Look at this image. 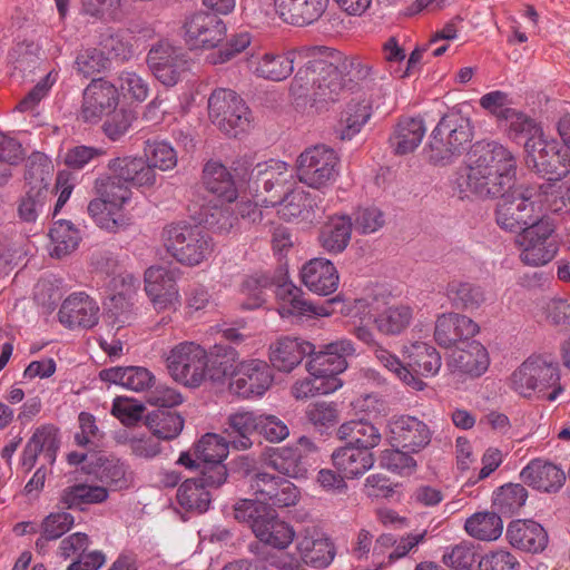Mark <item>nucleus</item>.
I'll return each mask as SVG.
<instances>
[{"label": "nucleus", "instance_id": "obj_1", "mask_svg": "<svg viewBox=\"0 0 570 570\" xmlns=\"http://www.w3.org/2000/svg\"><path fill=\"white\" fill-rule=\"evenodd\" d=\"M337 57L328 47L311 46L253 56L248 66L257 78L274 82L287 79L298 66L291 94L297 98L311 96L315 102H334L344 88L335 66Z\"/></svg>", "mask_w": 570, "mask_h": 570}, {"label": "nucleus", "instance_id": "obj_2", "mask_svg": "<svg viewBox=\"0 0 570 570\" xmlns=\"http://www.w3.org/2000/svg\"><path fill=\"white\" fill-rule=\"evenodd\" d=\"M476 159L462 176L461 191L493 198L511 189L515 181L517 159L503 145L492 141L475 150Z\"/></svg>", "mask_w": 570, "mask_h": 570}, {"label": "nucleus", "instance_id": "obj_3", "mask_svg": "<svg viewBox=\"0 0 570 570\" xmlns=\"http://www.w3.org/2000/svg\"><path fill=\"white\" fill-rule=\"evenodd\" d=\"M275 286L274 293L277 299V311L282 317H325L334 313L333 305L340 302L338 296L326 301L321 305L313 304L304 297V292L292 282L274 284L268 275H254L247 277L242 284V292L253 297V303L243 304L246 309L259 307L264 302V291Z\"/></svg>", "mask_w": 570, "mask_h": 570}, {"label": "nucleus", "instance_id": "obj_4", "mask_svg": "<svg viewBox=\"0 0 570 570\" xmlns=\"http://www.w3.org/2000/svg\"><path fill=\"white\" fill-rule=\"evenodd\" d=\"M234 514L238 521L246 522L264 544L285 550L294 541V528L269 507L252 499H242L235 504Z\"/></svg>", "mask_w": 570, "mask_h": 570}, {"label": "nucleus", "instance_id": "obj_5", "mask_svg": "<svg viewBox=\"0 0 570 570\" xmlns=\"http://www.w3.org/2000/svg\"><path fill=\"white\" fill-rule=\"evenodd\" d=\"M473 138L469 118L460 114L443 116L432 130L428 145V157L434 165H448L461 156Z\"/></svg>", "mask_w": 570, "mask_h": 570}, {"label": "nucleus", "instance_id": "obj_6", "mask_svg": "<svg viewBox=\"0 0 570 570\" xmlns=\"http://www.w3.org/2000/svg\"><path fill=\"white\" fill-rule=\"evenodd\" d=\"M500 196L495 220L502 229L523 232L544 218V215H542V199L538 198L537 187L513 186Z\"/></svg>", "mask_w": 570, "mask_h": 570}, {"label": "nucleus", "instance_id": "obj_7", "mask_svg": "<svg viewBox=\"0 0 570 570\" xmlns=\"http://www.w3.org/2000/svg\"><path fill=\"white\" fill-rule=\"evenodd\" d=\"M161 236L166 250L185 266L200 265L214 250L213 238L197 225L170 224Z\"/></svg>", "mask_w": 570, "mask_h": 570}, {"label": "nucleus", "instance_id": "obj_8", "mask_svg": "<svg viewBox=\"0 0 570 570\" xmlns=\"http://www.w3.org/2000/svg\"><path fill=\"white\" fill-rule=\"evenodd\" d=\"M94 187L98 197L89 202L87 210L95 224L109 233L127 227L129 218L124 206L129 202V191L109 178H97Z\"/></svg>", "mask_w": 570, "mask_h": 570}, {"label": "nucleus", "instance_id": "obj_9", "mask_svg": "<svg viewBox=\"0 0 570 570\" xmlns=\"http://www.w3.org/2000/svg\"><path fill=\"white\" fill-rule=\"evenodd\" d=\"M208 115L214 125L229 137L247 132L253 122L252 111L234 90L215 89L208 98Z\"/></svg>", "mask_w": 570, "mask_h": 570}, {"label": "nucleus", "instance_id": "obj_10", "mask_svg": "<svg viewBox=\"0 0 570 570\" xmlns=\"http://www.w3.org/2000/svg\"><path fill=\"white\" fill-rule=\"evenodd\" d=\"M166 363L171 377L187 387H199L207 377L208 353L196 342L176 344L169 351Z\"/></svg>", "mask_w": 570, "mask_h": 570}, {"label": "nucleus", "instance_id": "obj_11", "mask_svg": "<svg viewBox=\"0 0 570 570\" xmlns=\"http://www.w3.org/2000/svg\"><path fill=\"white\" fill-rule=\"evenodd\" d=\"M301 183L314 189L332 185L340 174L337 153L326 145H315L305 149L296 161Z\"/></svg>", "mask_w": 570, "mask_h": 570}, {"label": "nucleus", "instance_id": "obj_12", "mask_svg": "<svg viewBox=\"0 0 570 570\" xmlns=\"http://www.w3.org/2000/svg\"><path fill=\"white\" fill-rule=\"evenodd\" d=\"M553 233L554 226L548 218L521 232L518 236L521 262L533 267L550 263L559 250Z\"/></svg>", "mask_w": 570, "mask_h": 570}, {"label": "nucleus", "instance_id": "obj_13", "mask_svg": "<svg viewBox=\"0 0 570 570\" xmlns=\"http://www.w3.org/2000/svg\"><path fill=\"white\" fill-rule=\"evenodd\" d=\"M354 343L348 338H340L324 344L318 351L316 348L308 354L306 370L312 376H318L324 381H335L342 386L338 377L347 366V358L355 355Z\"/></svg>", "mask_w": 570, "mask_h": 570}, {"label": "nucleus", "instance_id": "obj_14", "mask_svg": "<svg viewBox=\"0 0 570 570\" xmlns=\"http://www.w3.org/2000/svg\"><path fill=\"white\" fill-rule=\"evenodd\" d=\"M249 489L255 502L269 508H289L301 498L298 488L292 481L264 471L250 476Z\"/></svg>", "mask_w": 570, "mask_h": 570}, {"label": "nucleus", "instance_id": "obj_15", "mask_svg": "<svg viewBox=\"0 0 570 570\" xmlns=\"http://www.w3.org/2000/svg\"><path fill=\"white\" fill-rule=\"evenodd\" d=\"M110 174L99 178H109L114 185L125 187L131 199V186L150 187L156 183V171L141 157L122 156L110 159L107 164Z\"/></svg>", "mask_w": 570, "mask_h": 570}, {"label": "nucleus", "instance_id": "obj_16", "mask_svg": "<svg viewBox=\"0 0 570 570\" xmlns=\"http://www.w3.org/2000/svg\"><path fill=\"white\" fill-rule=\"evenodd\" d=\"M273 374L265 361L253 358L243 361L230 380L229 390L243 399L259 397L271 387Z\"/></svg>", "mask_w": 570, "mask_h": 570}, {"label": "nucleus", "instance_id": "obj_17", "mask_svg": "<svg viewBox=\"0 0 570 570\" xmlns=\"http://www.w3.org/2000/svg\"><path fill=\"white\" fill-rule=\"evenodd\" d=\"M147 63L154 76L166 87L175 86L189 70L186 56L168 43L154 46L147 55Z\"/></svg>", "mask_w": 570, "mask_h": 570}, {"label": "nucleus", "instance_id": "obj_18", "mask_svg": "<svg viewBox=\"0 0 570 570\" xmlns=\"http://www.w3.org/2000/svg\"><path fill=\"white\" fill-rule=\"evenodd\" d=\"M145 291L157 311L174 309L180 304V295L174 271L150 266L145 272Z\"/></svg>", "mask_w": 570, "mask_h": 570}, {"label": "nucleus", "instance_id": "obj_19", "mask_svg": "<svg viewBox=\"0 0 570 570\" xmlns=\"http://www.w3.org/2000/svg\"><path fill=\"white\" fill-rule=\"evenodd\" d=\"M390 440L393 446H400L411 453H419L432 439L426 423L411 415L393 416L389 422Z\"/></svg>", "mask_w": 570, "mask_h": 570}, {"label": "nucleus", "instance_id": "obj_20", "mask_svg": "<svg viewBox=\"0 0 570 570\" xmlns=\"http://www.w3.org/2000/svg\"><path fill=\"white\" fill-rule=\"evenodd\" d=\"M119 104V92L115 85L98 78L83 90L81 116L86 121L97 122L105 115H110Z\"/></svg>", "mask_w": 570, "mask_h": 570}, {"label": "nucleus", "instance_id": "obj_21", "mask_svg": "<svg viewBox=\"0 0 570 570\" xmlns=\"http://www.w3.org/2000/svg\"><path fill=\"white\" fill-rule=\"evenodd\" d=\"M184 29L185 40L190 48H214L226 35L224 21L216 14L204 11L189 16Z\"/></svg>", "mask_w": 570, "mask_h": 570}, {"label": "nucleus", "instance_id": "obj_22", "mask_svg": "<svg viewBox=\"0 0 570 570\" xmlns=\"http://www.w3.org/2000/svg\"><path fill=\"white\" fill-rule=\"evenodd\" d=\"M59 322L70 328H92L99 321V306L86 292H73L62 302Z\"/></svg>", "mask_w": 570, "mask_h": 570}, {"label": "nucleus", "instance_id": "obj_23", "mask_svg": "<svg viewBox=\"0 0 570 570\" xmlns=\"http://www.w3.org/2000/svg\"><path fill=\"white\" fill-rule=\"evenodd\" d=\"M352 334L364 344L374 347L375 358L386 370L393 373L403 384L414 391H423L425 384L414 376L401 362V360L383 346L379 345L373 331L364 325L353 328Z\"/></svg>", "mask_w": 570, "mask_h": 570}, {"label": "nucleus", "instance_id": "obj_24", "mask_svg": "<svg viewBox=\"0 0 570 570\" xmlns=\"http://www.w3.org/2000/svg\"><path fill=\"white\" fill-rule=\"evenodd\" d=\"M479 331V325L469 316L453 312L443 313L435 321L434 340L442 347H452L470 341Z\"/></svg>", "mask_w": 570, "mask_h": 570}, {"label": "nucleus", "instance_id": "obj_25", "mask_svg": "<svg viewBox=\"0 0 570 570\" xmlns=\"http://www.w3.org/2000/svg\"><path fill=\"white\" fill-rule=\"evenodd\" d=\"M302 283L314 294L327 296L334 293L340 284V275L335 265L323 257L305 263L299 273Z\"/></svg>", "mask_w": 570, "mask_h": 570}, {"label": "nucleus", "instance_id": "obj_26", "mask_svg": "<svg viewBox=\"0 0 570 570\" xmlns=\"http://www.w3.org/2000/svg\"><path fill=\"white\" fill-rule=\"evenodd\" d=\"M330 0H274L275 12L291 26L304 27L318 21Z\"/></svg>", "mask_w": 570, "mask_h": 570}, {"label": "nucleus", "instance_id": "obj_27", "mask_svg": "<svg viewBox=\"0 0 570 570\" xmlns=\"http://www.w3.org/2000/svg\"><path fill=\"white\" fill-rule=\"evenodd\" d=\"M60 446L58 429L53 425H42L38 428L28 440L21 456V464L27 471H30L40 454L48 464H53L57 452Z\"/></svg>", "mask_w": 570, "mask_h": 570}, {"label": "nucleus", "instance_id": "obj_28", "mask_svg": "<svg viewBox=\"0 0 570 570\" xmlns=\"http://www.w3.org/2000/svg\"><path fill=\"white\" fill-rule=\"evenodd\" d=\"M296 550L303 563L315 569L328 567L335 557L334 544L315 530L306 529L298 535Z\"/></svg>", "mask_w": 570, "mask_h": 570}, {"label": "nucleus", "instance_id": "obj_29", "mask_svg": "<svg viewBox=\"0 0 570 570\" xmlns=\"http://www.w3.org/2000/svg\"><path fill=\"white\" fill-rule=\"evenodd\" d=\"M261 167V165L257 166V186L262 187L266 193L274 191L271 198L264 202L276 206L294 183L293 171L287 163L281 160H271L264 165V169Z\"/></svg>", "mask_w": 570, "mask_h": 570}, {"label": "nucleus", "instance_id": "obj_30", "mask_svg": "<svg viewBox=\"0 0 570 570\" xmlns=\"http://www.w3.org/2000/svg\"><path fill=\"white\" fill-rule=\"evenodd\" d=\"M463 345L452 352L448 361L449 367L452 372L472 377L481 376L490 364L487 348L478 341H468Z\"/></svg>", "mask_w": 570, "mask_h": 570}, {"label": "nucleus", "instance_id": "obj_31", "mask_svg": "<svg viewBox=\"0 0 570 570\" xmlns=\"http://www.w3.org/2000/svg\"><path fill=\"white\" fill-rule=\"evenodd\" d=\"M505 535L512 547L531 553L543 551L549 541L544 528L533 520L510 522Z\"/></svg>", "mask_w": 570, "mask_h": 570}, {"label": "nucleus", "instance_id": "obj_32", "mask_svg": "<svg viewBox=\"0 0 570 570\" xmlns=\"http://www.w3.org/2000/svg\"><path fill=\"white\" fill-rule=\"evenodd\" d=\"M269 360L275 368L291 372L305 356L313 353L315 345L296 337H281L271 345Z\"/></svg>", "mask_w": 570, "mask_h": 570}, {"label": "nucleus", "instance_id": "obj_33", "mask_svg": "<svg viewBox=\"0 0 570 570\" xmlns=\"http://www.w3.org/2000/svg\"><path fill=\"white\" fill-rule=\"evenodd\" d=\"M332 462L346 479H357L373 468L375 459L372 451L344 445L332 453Z\"/></svg>", "mask_w": 570, "mask_h": 570}, {"label": "nucleus", "instance_id": "obj_34", "mask_svg": "<svg viewBox=\"0 0 570 570\" xmlns=\"http://www.w3.org/2000/svg\"><path fill=\"white\" fill-rule=\"evenodd\" d=\"M521 480L529 487L543 492L559 490L564 481V472L556 464L542 460H532L520 473Z\"/></svg>", "mask_w": 570, "mask_h": 570}, {"label": "nucleus", "instance_id": "obj_35", "mask_svg": "<svg viewBox=\"0 0 570 570\" xmlns=\"http://www.w3.org/2000/svg\"><path fill=\"white\" fill-rule=\"evenodd\" d=\"M99 379L134 392L148 391L156 382L154 373L144 366H114L104 368L99 372Z\"/></svg>", "mask_w": 570, "mask_h": 570}, {"label": "nucleus", "instance_id": "obj_36", "mask_svg": "<svg viewBox=\"0 0 570 570\" xmlns=\"http://www.w3.org/2000/svg\"><path fill=\"white\" fill-rule=\"evenodd\" d=\"M414 318L411 305L397 303L384 306L373 315L375 328L385 336H397L404 333Z\"/></svg>", "mask_w": 570, "mask_h": 570}, {"label": "nucleus", "instance_id": "obj_37", "mask_svg": "<svg viewBox=\"0 0 570 570\" xmlns=\"http://www.w3.org/2000/svg\"><path fill=\"white\" fill-rule=\"evenodd\" d=\"M258 420V414L250 411H239L227 417L224 433L234 449L247 450L253 445L252 436L257 433Z\"/></svg>", "mask_w": 570, "mask_h": 570}, {"label": "nucleus", "instance_id": "obj_38", "mask_svg": "<svg viewBox=\"0 0 570 570\" xmlns=\"http://www.w3.org/2000/svg\"><path fill=\"white\" fill-rule=\"evenodd\" d=\"M353 228L347 215H334L323 225L318 235L321 247L328 254H340L347 247Z\"/></svg>", "mask_w": 570, "mask_h": 570}, {"label": "nucleus", "instance_id": "obj_39", "mask_svg": "<svg viewBox=\"0 0 570 570\" xmlns=\"http://www.w3.org/2000/svg\"><path fill=\"white\" fill-rule=\"evenodd\" d=\"M425 131L421 117L401 118L389 139L394 154L406 155L414 151L420 146Z\"/></svg>", "mask_w": 570, "mask_h": 570}, {"label": "nucleus", "instance_id": "obj_40", "mask_svg": "<svg viewBox=\"0 0 570 570\" xmlns=\"http://www.w3.org/2000/svg\"><path fill=\"white\" fill-rule=\"evenodd\" d=\"M205 188L226 203H234L238 191L232 173L219 161L209 160L203 169Z\"/></svg>", "mask_w": 570, "mask_h": 570}, {"label": "nucleus", "instance_id": "obj_41", "mask_svg": "<svg viewBox=\"0 0 570 570\" xmlns=\"http://www.w3.org/2000/svg\"><path fill=\"white\" fill-rule=\"evenodd\" d=\"M533 367L535 368L534 380L539 387V397L550 402L556 401L563 392L560 382V367L556 362L548 361L540 355H532Z\"/></svg>", "mask_w": 570, "mask_h": 570}, {"label": "nucleus", "instance_id": "obj_42", "mask_svg": "<svg viewBox=\"0 0 570 570\" xmlns=\"http://www.w3.org/2000/svg\"><path fill=\"white\" fill-rule=\"evenodd\" d=\"M208 353L207 375L213 382H223L233 379L238 371V352L224 344H215Z\"/></svg>", "mask_w": 570, "mask_h": 570}, {"label": "nucleus", "instance_id": "obj_43", "mask_svg": "<svg viewBox=\"0 0 570 570\" xmlns=\"http://www.w3.org/2000/svg\"><path fill=\"white\" fill-rule=\"evenodd\" d=\"M341 440L346 441V445H353L371 451L376 448L382 435L379 429L365 420H352L343 423L337 431Z\"/></svg>", "mask_w": 570, "mask_h": 570}, {"label": "nucleus", "instance_id": "obj_44", "mask_svg": "<svg viewBox=\"0 0 570 570\" xmlns=\"http://www.w3.org/2000/svg\"><path fill=\"white\" fill-rule=\"evenodd\" d=\"M410 362L404 365L414 376L426 383L419 376H434L439 373L442 360L436 348L424 342H416L410 348Z\"/></svg>", "mask_w": 570, "mask_h": 570}, {"label": "nucleus", "instance_id": "obj_45", "mask_svg": "<svg viewBox=\"0 0 570 570\" xmlns=\"http://www.w3.org/2000/svg\"><path fill=\"white\" fill-rule=\"evenodd\" d=\"M445 293L452 306L463 311L478 309L485 301L480 285L461 279L449 282Z\"/></svg>", "mask_w": 570, "mask_h": 570}, {"label": "nucleus", "instance_id": "obj_46", "mask_svg": "<svg viewBox=\"0 0 570 570\" xmlns=\"http://www.w3.org/2000/svg\"><path fill=\"white\" fill-rule=\"evenodd\" d=\"M267 464L289 478H299L306 473L299 446H282L271 451Z\"/></svg>", "mask_w": 570, "mask_h": 570}, {"label": "nucleus", "instance_id": "obj_47", "mask_svg": "<svg viewBox=\"0 0 570 570\" xmlns=\"http://www.w3.org/2000/svg\"><path fill=\"white\" fill-rule=\"evenodd\" d=\"M466 533L481 541H494L503 531V522L495 512H476L465 520Z\"/></svg>", "mask_w": 570, "mask_h": 570}, {"label": "nucleus", "instance_id": "obj_48", "mask_svg": "<svg viewBox=\"0 0 570 570\" xmlns=\"http://www.w3.org/2000/svg\"><path fill=\"white\" fill-rule=\"evenodd\" d=\"M184 419L177 412L157 409L146 416V425L153 435L161 440L177 438L184 428Z\"/></svg>", "mask_w": 570, "mask_h": 570}, {"label": "nucleus", "instance_id": "obj_49", "mask_svg": "<svg viewBox=\"0 0 570 570\" xmlns=\"http://www.w3.org/2000/svg\"><path fill=\"white\" fill-rule=\"evenodd\" d=\"M108 498V491L100 485L78 483L63 489L60 502L67 509L81 508L85 504L102 503Z\"/></svg>", "mask_w": 570, "mask_h": 570}, {"label": "nucleus", "instance_id": "obj_50", "mask_svg": "<svg viewBox=\"0 0 570 570\" xmlns=\"http://www.w3.org/2000/svg\"><path fill=\"white\" fill-rule=\"evenodd\" d=\"M177 501L186 511L204 513L209 509L212 495L198 480L188 479L178 488Z\"/></svg>", "mask_w": 570, "mask_h": 570}, {"label": "nucleus", "instance_id": "obj_51", "mask_svg": "<svg viewBox=\"0 0 570 570\" xmlns=\"http://www.w3.org/2000/svg\"><path fill=\"white\" fill-rule=\"evenodd\" d=\"M371 117V108L364 102H350L341 114L337 134L350 140L357 135Z\"/></svg>", "mask_w": 570, "mask_h": 570}, {"label": "nucleus", "instance_id": "obj_52", "mask_svg": "<svg viewBox=\"0 0 570 570\" xmlns=\"http://www.w3.org/2000/svg\"><path fill=\"white\" fill-rule=\"evenodd\" d=\"M230 443L227 438L216 433H206L194 445V454L203 463H223L228 455Z\"/></svg>", "mask_w": 570, "mask_h": 570}, {"label": "nucleus", "instance_id": "obj_53", "mask_svg": "<svg viewBox=\"0 0 570 570\" xmlns=\"http://www.w3.org/2000/svg\"><path fill=\"white\" fill-rule=\"evenodd\" d=\"M53 244L51 255L61 257L73 252L81 239L79 230L68 220L60 219L53 224L49 232Z\"/></svg>", "mask_w": 570, "mask_h": 570}, {"label": "nucleus", "instance_id": "obj_54", "mask_svg": "<svg viewBox=\"0 0 570 570\" xmlns=\"http://www.w3.org/2000/svg\"><path fill=\"white\" fill-rule=\"evenodd\" d=\"M537 195L542 199V210L570 214V189L563 190L557 183H547L537 187Z\"/></svg>", "mask_w": 570, "mask_h": 570}, {"label": "nucleus", "instance_id": "obj_55", "mask_svg": "<svg viewBox=\"0 0 570 570\" xmlns=\"http://www.w3.org/2000/svg\"><path fill=\"white\" fill-rule=\"evenodd\" d=\"M276 205H279L278 214L282 218L292 220L313 208V198L301 188L289 189Z\"/></svg>", "mask_w": 570, "mask_h": 570}, {"label": "nucleus", "instance_id": "obj_56", "mask_svg": "<svg viewBox=\"0 0 570 570\" xmlns=\"http://www.w3.org/2000/svg\"><path fill=\"white\" fill-rule=\"evenodd\" d=\"M100 481L115 490H122L129 487L131 473L128 465L117 458L106 459L99 468Z\"/></svg>", "mask_w": 570, "mask_h": 570}, {"label": "nucleus", "instance_id": "obj_57", "mask_svg": "<svg viewBox=\"0 0 570 570\" xmlns=\"http://www.w3.org/2000/svg\"><path fill=\"white\" fill-rule=\"evenodd\" d=\"M527 499L528 491L523 485L510 483L499 489L493 504L501 513L514 514L525 504Z\"/></svg>", "mask_w": 570, "mask_h": 570}, {"label": "nucleus", "instance_id": "obj_58", "mask_svg": "<svg viewBox=\"0 0 570 570\" xmlns=\"http://www.w3.org/2000/svg\"><path fill=\"white\" fill-rule=\"evenodd\" d=\"M532 356L528 357L510 376V387L523 397L539 396V387L535 384V368Z\"/></svg>", "mask_w": 570, "mask_h": 570}, {"label": "nucleus", "instance_id": "obj_59", "mask_svg": "<svg viewBox=\"0 0 570 570\" xmlns=\"http://www.w3.org/2000/svg\"><path fill=\"white\" fill-rule=\"evenodd\" d=\"M145 155L151 168L169 170L177 165V154L175 149L164 140H147Z\"/></svg>", "mask_w": 570, "mask_h": 570}, {"label": "nucleus", "instance_id": "obj_60", "mask_svg": "<svg viewBox=\"0 0 570 570\" xmlns=\"http://www.w3.org/2000/svg\"><path fill=\"white\" fill-rule=\"evenodd\" d=\"M306 419L315 429L323 431L334 426L338 421V409L334 402H314L305 411Z\"/></svg>", "mask_w": 570, "mask_h": 570}, {"label": "nucleus", "instance_id": "obj_61", "mask_svg": "<svg viewBox=\"0 0 570 570\" xmlns=\"http://www.w3.org/2000/svg\"><path fill=\"white\" fill-rule=\"evenodd\" d=\"M47 190L31 187L18 202V217L23 223H35L42 212Z\"/></svg>", "mask_w": 570, "mask_h": 570}, {"label": "nucleus", "instance_id": "obj_62", "mask_svg": "<svg viewBox=\"0 0 570 570\" xmlns=\"http://www.w3.org/2000/svg\"><path fill=\"white\" fill-rule=\"evenodd\" d=\"M504 121L509 122L510 135L514 138L524 137L525 142H534L543 135L542 128L533 118L517 109Z\"/></svg>", "mask_w": 570, "mask_h": 570}, {"label": "nucleus", "instance_id": "obj_63", "mask_svg": "<svg viewBox=\"0 0 570 570\" xmlns=\"http://www.w3.org/2000/svg\"><path fill=\"white\" fill-rule=\"evenodd\" d=\"M479 104L481 108L495 117L498 121H504L513 115L512 100L509 94L502 90H493L483 95Z\"/></svg>", "mask_w": 570, "mask_h": 570}, {"label": "nucleus", "instance_id": "obj_64", "mask_svg": "<svg viewBox=\"0 0 570 570\" xmlns=\"http://www.w3.org/2000/svg\"><path fill=\"white\" fill-rule=\"evenodd\" d=\"M204 222L215 232L229 233L238 223L235 209L228 205H214L204 213Z\"/></svg>", "mask_w": 570, "mask_h": 570}]
</instances>
